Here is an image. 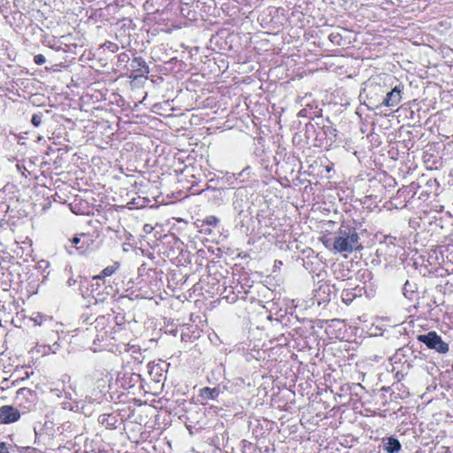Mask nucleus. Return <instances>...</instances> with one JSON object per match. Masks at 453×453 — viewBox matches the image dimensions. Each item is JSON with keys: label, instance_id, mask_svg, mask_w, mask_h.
Segmentation results:
<instances>
[{"label": "nucleus", "instance_id": "f257e3e1", "mask_svg": "<svg viewBox=\"0 0 453 453\" xmlns=\"http://www.w3.org/2000/svg\"><path fill=\"white\" fill-rule=\"evenodd\" d=\"M358 240V234L354 228L349 226L341 227L334 238V250L340 253H351L359 249Z\"/></svg>", "mask_w": 453, "mask_h": 453}, {"label": "nucleus", "instance_id": "f03ea898", "mask_svg": "<svg viewBox=\"0 0 453 453\" xmlns=\"http://www.w3.org/2000/svg\"><path fill=\"white\" fill-rule=\"evenodd\" d=\"M418 340L425 343L428 348L434 349L440 353H446L449 350V346L435 332H429L426 334H420Z\"/></svg>", "mask_w": 453, "mask_h": 453}, {"label": "nucleus", "instance_id": "7ed1b4c3", "mask_svg": "<svg viewBox=\"0 0 453 453\" xmlns=\"http://www.w3.org/2000/svg\"><path fill=\"white\" fill-rule=\"evenodd\" d=\"M20 417L19 411L10 405L0 408V422L11 423L17 421Z\"/></svg>", "mask_w": 453, "mask_h": 453}, {"label": "nucleus", "instance_id": "20e7f679", "mask_svg": "<svg viewBox=\"0 0 453 453\" xmlns=\"http://www.w3.org/2000/svg\"><path fill=\"white\" fill-rule=\"evenodd\" d=\"M401 92L402 91L398 87H395L390 92L387 94L386 98L382 102V104L388 107L397 105L402 99Z\"/></svg>", "mask_w": 453, "mask_h": 453}, {"label": "nucleus", "instance_id": "39448f33", "mask_svg": "<svg viewBox=\"0 0 453 453\" xmlns=\"http://www.w3.org/2000/svg\"><path fill=\"white\" fill-rule=\"evenodd\" d=\"M401 449V443L395 438H388V442L385 445V450L388 453H397Z\"/></svg>", "mask_w": 453, "mask_h": 453}, {"label": "nucleus", "instance_id": "423d86ee", "mask_svg": "<svg viewBox=\"0 0 453 453\" xmlns=\"http://www.w3.org/2000/svg\"><path fill=\"white\" fill-rule=\"evenodd\" d=\"M219 390L216 388H211L205 387L200 390V396L204 399H215L219 395Z\"/></svg>", "mask_w": 453, "mask_h": 453}, {"label": "nucleus", "instance_id": "0eeeda50", "mask_svg": "<svg viewBox=\"0 0 453 453\" xmlns=\"http://www.w3.org/2000/svg\"><path fill=\"white\" fill-rule=\"evenodd\" d=\"M117 268V264H115V265H109L101 272V274L95 276L94 279H101L106 276H111L116 271Z\"/></svg>", "mask_w": 453, "mask_h": 453}, {"label": "nucleus", "instance_id": "6e6552de", "mask_svg": "<svg viewBox=\"0 0 453 453\" xmlns=\"http://www.w3.org/2000/svg\"><path fill=\"white\" fill-rule=\"evenodd\" d=\"M80 242H81V239L77 236H75L72 239V243L76 246V250L81 254H83L86 251V250L88 249V244L85 245V243L82 242L81 246H77Z\"/></svg>", "mask_w": 453, "mask_h": 453}, {"label": "nucleus", "instance_id": "1a4fd4ad", "mask_svg": "<svg viewBox=\"0 0 453 453\" xmlns=\"http://www.w3.org/2000/svg\"><path fill=\"white\" fill-rule=\"evenodd\" d=\"M31 122L34 126L38 127L42 123V115L40 114H34L31 119Z\"/></svg>", "mask_w": 453, "mask_h": 453}, {"label": "nucleus", "instance_id": "9d476101", "mask_svg": "<svg viewBox=\"0 0 453 453\" xmlns=\"http://www.w3.org/2000/svg\"><path fill=\"white\" fill-rule=\"evenodd\" d=\"M35 62L37 64V65H42L45 63V58L44 56L39 54V55H36L35 57Z\"/></svg>", "mask_w": 453, "mask_h": 453}, {"label": "nucleus", "instance_id": "9b49d317", "mask_svg": "<svg viewBox=\"0 0 453 453\" xmlns=\"http://www.w3.org/2000/svg\"><path fill=\"white\" fill-rule=\"evenodd\" d=\"M154 230V226L151 224H145L143 226V231L146 234H150Z\"/></svg>", "mask_w": 453, "mask_h": 453}, {"label": "nucleus", "instance_id": "f8f14e48", "mask_svg": "<svg viewBox=\"0 0 453 453\" xmlns=\"http://www.w3.org/2000/svg\"><path fill=\"white\" fill-rule=\"evenodd\" d=\"M0 453H9L7 447L4 442L0 443Z\"/></svg>", "mask_w": 453, "mask_h": 453}, {"label": "nucleus", "instance_id": "ddd939ff", "mask_svg": "<svg viewBox=\"0 0 453 453\" xmlns=\"http://www.w3.org/2000/svg\"><path fill=\"white\" fill-rule=\"evenodd\" d=\"M211 222H217V219L213 218V219H211V221H209V224H211Z\"/></svg>", "mask_w": 453, "mask_h": 453}, {"label": "nucleus", "instance_id": "4468645a", "mask_svg": "<svg viewBox=\"0 0 453 453\" xmlns=\"http://www.w3.org/2000/svg\"><path fill=\"white\" fill-rule=\"evenodd\" d=\"M211 222H217V219L213 218V219H211V221H209V224H211Z\"/></svg>", "mask_w": 453, "mask_h": 453}, {"label": "nucleus", "instance_id": "2eb2a0df", "mask_svg": "<svg viewBox=\"0 0 453 453\" xmlns=\"http://www.w3.org/2000/svg\"><path fill=\"white\" fill-rule=\"evenodd\" d=\"M211 222H217V219L213 218V219H211V221H209V224H211Z\"/></svg>", "mask_w": 453, "mask_h": 453}]
</instances>
